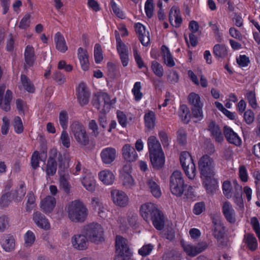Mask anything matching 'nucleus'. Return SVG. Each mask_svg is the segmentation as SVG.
<instances>
[{"label":"nucleus","mask_w":260,"mask_h":260,"mask_svg":"<svg viewBox=\"0 0 260 260\" xmlns=\"http://www.w3.org/2000/svg\"><path fill=\"white\" fill-rule=\"evenodd\" d=\"M198 167L203 184L208 192H212L215 189V162L212 158L208 155H203L198 161Z\"/></svg>","instance_id":"obj_1"},{"label":"nucleus","mask_w":260,"mask_h":260,"mask_svg":"<svg viewBox=\"0 0 260 260\" xmlns=\"http://www.w3.org/2000/svg\"><path fill=\"white\" fill-rule=\"evenodd\" d=\"M141 216L147 222L151 220L154 227L161 230L164 225L163 216L154 204L145 203L141 205L140 209Z\"/></svg>","instance_id":"obj_2"},{"label":"nucleus","mask_w":260,"mask_h":260,"mask_svg":"<svg viewBox=\"0 0 260 260\" xmlns=\"http://www.w3.org/2000/svg\"><path fill=\"white\" fill-rule=\"evenodd\" d=\"M65 210L70 219L73 221L83 222L88 214L86 206L78 200L69 202L66 206Z\"/></svg>","instance_id":"obj_3"},{"label":"nucleus","mask_w":260,"mask_h":260,"mask_svg":"<svg viewBox=\"0 0 260 260\" xmlns=\"http://www.w3.org/2000/svg\"><path fill=\"white\" fill-rule=\"evenodd\" d=\"M115 260H134L133 252L127 241L121 236H117L115 244Z\"/></svg>","instance_id":"obj_4"},{"label":"nucleus","mask_w":260,"mask_h":260,"mask_svg":"<svg viewBox=\"0 0 260 260\" xmlns=\"http://www.w3.org/2000/svg\"><path fill=\"white\" fill-rule=\"evenodd\" d=\"M92 103L100 114H105L110 111L112 101L108 93L99 91L94 94Z\"/></svg>","instance_id":"obj_5"},{"label":"nucleus","mask_w":260,"mask_h":260,"mask_svg":"<svg viewBox=\"0 0 260 260\" xmlns=\"http://www.w3.org/2000/svg\"><path fill=\"white\" fill-rule=\"evenodd\" d=\"M71 134L75 140L81 146H86L89 143V137L86 128L81 123L75 121L70 126Z\"/></svg>","instance_id":"obj_6"},{"label":"nucleus","mask_w":260,"mask_h":260,"mask_svg":"<svg viewBox=\"0 0 260 260\" xmlns=\"http://www.w3.org/2000/svg\"><path fill=\"white\" fill-rule=\"evenodd\" d=\"M180 161L182 168L189 179H193L196 175V168L190 154L187 151L180 153Z\"/></svg>","instance_id":"obj_7"},{"label":"nucleus","mask_w":260,"mask_h":260,"mask_svg":"<svg viewBox=\"0 0 260 260\" xmlns=\"http://www.w3.org/2000/svg\"><path fill=\"white\" fill-rule=\"evenodd\" d=\"M170 188L172 194L180 197L184 190V181L181 171L173 172L170 178Z\"/></svg>","instance_id":"obj_8"},{"label":"nucleus","mask_w":260,"mask_h":260,"mask_svg":"<svg viewBox=\"0 0 260 260\" xmlns=\"http://www.w3.org/2000/svg\"><path fill=\"white\" fill-rule=\"evenodd\" d=\"M89 240L96 244L102 243L105 241L104 230L100 224L92 223L89 226L87 232Z\"/></svg>","instance_id":"obj_9"},{"label":"nucleus","mask_w":260,"mask_h":260,"mask_svg":"<svg viewBox=\"0 0 260 260\" xmlns=\"http://www.w3.org/2000/svg\"><path fill=\"white\" fill-rule=\"evenodd\" d=\"M181 246L186 255L191 257H194L205 250L208 247L206 242L199 243L196 245H193L188 242L183 240L181 241Z\"/></svg>","instance_id":"obj_10"},{"label":"nucleus","mask_w":260,"mask_h":260,"mask_svg":"<svg viewBox=\"0 0 260 260\" xmlns=\"http://www.w3.org/2000/svg\"><path fill=\"white\" fill-rule=\"evenodd\" d=\"M6 89L5 85L0 86V107L5 111L10 110V103L13 99L12 92L10 89Z\"/></svg>","instance_id":"obj_11"},{"label":"nucleus","mask_w":260,"mask_h":260,"mask_svg":"<svg viewBox=\"0 0 260 260\" xmlns=\"http://www.w3.org/2000/svg\"><path fill=\"white\" fill-rule=\"evenodd\" d=\"M117 51L124 67L128 63V50L126 45L121 41L119 35L116 36Z\"/></svg>","instance_id":"obj_12"},{"label":"nucleus","mask_w":260,"mask_h":260,"mask_svg":"<svg viewBox=\"0 0 260 260\" xmlns=\"http://www.w3.org/2000/svg\"><path fill=\"white\" fill-rule=\"evenodd\" d=\"M71 242L74 248L78 250L86 249L88 246L87 237L83 234H76L71 238Z\"/></svg>","instance_id":"obj_13"},{"label":"nucleus","mask_w":260,"mask_h":260,"mask_svg":"<svg viewBox=\"0 0 260 260\" xmlns=\"http://www.w3.org/2000/svg\"><path fill=\"white\" fill-rule=\"evenodd\" d=\"M132 166L130 164L125 165L120 173V178L123 184L127 188H131L135 185V181L131 175Z\"/></svg>","instance_id":"obj_14"},{"label":"nucleus","mask_w":260,"mask_h":260,"mask_svg":"<svg viewBox=\"0 0 260 260\" xmlns=\"http://www.w3.org/2000/svg\"><path fill=\"white\" fill-rule=\"evenodd\" d=\"M76 95L79 103L81 106L87 104L89 93L85 83L81 82L76 87Z\"/></svg>","instance_id":"obj_15"},{"label":"nucleus","mask_w":260,"mask_h":260,"mask_svg":"<svg viewBox=\"0 0 260 260\" xmlns=\"http://www.w3.org/2000/svg\"><path fill=\"white\" fill-rule=\"evenodd\" d=\"M135 28L136 33L138 35L139 40L144 46H147L150 43V35L145 27L141 23H137L135 24Z\"/></svg>","instance_id":"obj_16"},{"label":"nucleus","mask_w":260,"mask_h":260,"mask_svg":"<svg viewBox=\"0 0 260 260\" xmlns=\"http://www.w3.org/2000/svg\"><path fill=\"white\" fill-rule=\"evenodd\" d=\"M56 200L52 196H47L40 202L41 210L46 214L51 213L56 206Z\"/></svg>","instance_id":"obj_17"},{"label":"nucleus","mask_w":260,"mask_h":260,"mask_svg":"<svg viewBox=\"0 0 260 260\" xmlns=\"http://www.w3.org/2000/svg\"><path fill=\"white\" fill-rule=\"evenodd\" d=\"M0 244L5 251L10 252L15 248V239L12 235H4L1 238Z\"/></svg>","instance_id":"obj_18"},{"label":"nucleus","mask_w":260,"mask_h":260,"mask_svg":"<svg viewBox=\"0 0 260 260\" xmlns=\"http://www.w3.org/2000/svg\"><path fill=\"white\" fill-rule=\"evenodd\" d=\"M123 159L128 162L135 161L138 155L135 148L128 144H125L121 149Z\"/></svg>","instance_id":"obj_19"},{"label":"nucleus","mask_w":260,"mask_h":260,"mask_svg":"<svg viewBox=\"0 0 260 260\" xmlns=\"http://www.w3.org/2000/svg\"><path fill=\"white\" fill-rule=\"evenodd\" d=\"M77 57L81 69L87 71L89 69V54L86 49L79 47L77 50Z\"/></svg>","instance_id":"obj_20"},{"label":"nucleus","mask_w":260,"mask_h":260,"mask_svg":"<svg viewBox=\"0 0 260 260\" xmlns=\"http://www.w3.org/2000/svg\"><path fill=\"white\" fill-rule=\"evenodd\" d=\"M33 220L35 224L40 229L49 230L51 228L48 219L40 212L37 211L33 214Z\"/></svg>","instance_id":"obj_21"},{"label":"nucleus","mask_w":260,"mask_h":260,"mask_svg":"<svg viewBox=\"0 0 260 260\" xmlns=\"http://www.w3.org/2000/svg\"><path fill=\"white\" fill-rule=\"evenodd\" d=\"M222 213L226 219L231 223L236 221L235 212L233 208L232 204L228 201L223 202L222 203Z\"/></svg>","instance_id":"obj_22"},{"label":"nucleus","mask_w":260,"mask_h":260,"mask_svg":"<svg viewBox=\"0 0 260 260\" xmlns=\"http://www.w3.org/2000/svg\"><path fill=\"white\" fill-rule=\"evenodd\" d=\"M169 21L171 24L174 27H179L180 26L182 19L178 8L173 7L171 8L169 14Z\"/></svg>","instance_id":"obj_23"},{"label":"nucleus","mask_w":260,"mask_h":260,"mask_svg":"<svg viewBox=\"0 0 260 260\" xmlns=\"http://www.w3.org/2000/svg\"><path fill=\"white\" fill-rule=\"evenodd\" d=\"M224 134L226 140L231 144L239 146L241 143V140L239 136L229 126L224 127Z\"/></svg>","instance_id":"obj_24"},{"label":"nucleus","mask_w":260,"mask_h":260,"mask_svg":"<svg viewBox=\"0 0 260 260\" xmlns=\"http://www.w3.org/2000/svg\"><path fill=\"white\" fill-rule=\"evenodd\" d=\"M84 187L88 191L93 192L95 188V181L94 176L90 173H87L81 179Z\"/></svg>","instance_id":"obj_25"},{"label":"nucleus","mask_w":260,"mask_h":260,"mask_svg":"<svg viewBox=\"0 0 260 260\" xmlns=\"http://www.w3.org/2000/svg\"><path fill=\"white\" fill-rule=\"evenodd\" d=\"M149 157L154 168L159 169L164 165L165 156L162 151L149 154Z\"/></svg>","instance_id":"obj_26"},{"label":"nucleus","mask_w":260,"mask_h":260,"mask_svg":"<svg viewBox=\"0 0 260 260\" xmlns=\"http://www.w3.org/2000/svg\"><path fill=\"white\" fill-rule=\"evenodd\" d=\"M149 153L162 151L161 145L156 137L150 136L147 140Z\"/></svg>","instance_id":"obj_27"},{"label":"nucleus","mask_w":260,"mask_h":260,"mask_svg":"<svg viewBox=\"0 0 260 260\" xmlns=\"http://www.w3.org/2000/svg\"><path fill=\"white\" fill-rule=\"evenodd\" d=\"M233 184L235 188L234 194V201L240 207H243V201L242 196V186L238 184L237 181H233Z\"/></svg>","instance_id":"obj_28"},{"label":"nucleus","mask_w":260,"mask_h":260,"mask_svg":"<svg viewBox=\"0 0 260 260\" xmlns=\"http://www.w3.org/2000/svg\"><path fill=\"white\" fill-rule=\"evenodd\" d=\"M54 42L56 48L59 51L64 53L68 50V46L63 36L59 32H57L54 36Z\"/></svg>","instance_id":"obj_29"},{"label":"nucleus","mask_w":260,"mask_h":260,"mask_svg":"<svg viewBox=\"0 0 260 260\" xmlns=\"http://www.w3.org/2000/svg\"><path fill=\"white\" fill-rule=\"evenodd\" d=\"M24 58L25 66L31 67L33 66L35 61L34 48L30 45L26 47L24 52Z\"/></svg>","instance_id":"obj_30"},{"label":"nucleus","mask_w":260,"mask_h":260,"mask_svg":"<svg viewBox=\"0 0 260 260\" xmlns=\"http://www.w3.org/2000/svg\"><path fill=\"white\" fill-rule=\"evenodd\" d=\"M129 202L127 195L123 191L118 190L115 197V204L121 207L126 206Z\"/></svg>","instance_id":"obj_31"},{"label":"nucleus","mask_w":260,"mask_h":260,"mask_svg":"<svg viewBox=\"0 0 260 260\" xmlns=\"http://www.w3.org/2000/svg\"><path fill=\"white\" fill-rule=\"evenodd\" d=\"M144 121L146 127L148 130H152L155 125L156 117L154 112L148 111L144 115Z\"/></svg>","instance_id":"obj_32"},{"label":"nucleus","mask_w":260,"mask_h":260,"mask_svg":"<svg viewBox=\"0 0 260 260\" xmlns=\"http://www.w3.org/2000/svg\"><path fill=\"white\" fill-rule=\"evenodd\" d=\"M161 50L164 63L168 67H174L175 63L168 48L163 45L161 46Z\"/></svg>","instance_id":"obj_33"},{"label":"nucleus","mask_w":260,"mask_h":260,"mask_svg":"<svg viewBox=\"0 0 260 260\" xmlns=\"http://www.w3.org/2000/svg\"><path fill=\"white\" fill-rule=\"evenodd\" d=\"M101 156L103 163L111 164L114 160V149L111 147L104 149L101 153Z\"/></svg>","instance_id":"obj_34"},{"label":"nucleus","mask_w":260,"mask_h":260,"mask_svg":"<svg viewBox=\"0 0 260 260\" xmlns=\"http://www.w3.org/2000/svg\"><path fill=\"white\" fill-rule=\"evenodd\" d=\"M209 131L211 132L212 136L215 138V140L218 142H221L223 140L221 132L217 125L214 122H211L208 126Z\"/></svg>","instance_id":"obj_35"},{"label":"nucleus","mask_w":260,"mask_h":260,"mask_svg":"<svg viewBox=\"0 0 260 260\" xmlns=\"http://www.w3.org/2000/svg\"><path fill=\"white\" fill-rule=\"evenodd\" d=\"M244 242L248 248L251 250H255L257 247V240L252 234H245L244 238Z\"/></svg>","instance_id":"obj_36"},{"label":"nucleus","mask_w":260,"mask_h":260,"mask_svg":"<svg viewBox=\"0 0 260 260\" xmlns=\"http://www.w3.org/2000/svg\"><path fill=\"white\" fill-rule=\"evenodd\" d=\"M46 153L43 152L40 154L38 151L34 152L31 156V165L33 169H35L39 166V161H44L46 159Z\"/></svg>","instance_id":"obj_37"},{"label":"nucleus","mask_w":260,"mask_h":260,"mask_svg":"<svg viewBox=\"0 0 260 260\" xmlns=\"http://www.w3.org/2000/svg\"><path fill=\"white\" fill-rule=\"evenodd\" d=\"M100 180L106 185H111L113 182V174L108 170H104L99 174Z\"/></svg>","instance_id":"obj_38"},{"label":"nucleus","mask_w":260,"mask_h":260,"mask_svg":"<svg viewBox=\"0 0 260 260\" xmlns=\"http://www.w3.org/2000/svg\"><path fill=\"white\" fill-rule=\"evenodd\" d=\"M59 182L60 185L63 187L64 191L69 192L71 188L68 180L70 178L69 174L65 171H59Z\"/></svg>","instance_id":"obj_39"},{"label":"nucleus","mask_w":260,"mask_h":260,"mask_svg":"<svg viewBox=\"0 0 260 260\" xmlns=\"http://www.w3.org/2000/svg\"><path fill=\"white\" fill-rule=\"evenodd\" d=\"M147 184L150 192L154 197L159 198L161 196V192L160 187L153 179H149Z\"/></svg>","instance_id":"obj_40"},{"label":"nucleus","mask_w":260,"mask_h":260,"mask_svg":"<svg viewBox=\"0 0 260 260\" xmlns=\"http://www.w3.org/2000/svg\"><path fill=\"white\" fill-rule=\"evenodd\" d=\"M24 246L25 247H30L36 241L35 233L30 230H28L23 235Z\"/></svg>","instance_id":"obj_41"},{"label":"nucleus","mask_w":260,"mask_h":260,"mask_svg":"<svg viewBox=\"0 0 260 260\" xmlns=\"http://www.w3.org/2000/svg\"><path fill=\"white\" fill-rule=\"evenodd\" d=\"M213 53L218 58H223L228 54L226 47L222 44H216L213 47Z\"/></svg>","instance_id":"obj_42"},{"label":"nucleus","mask_w":260,"mask_h":260,"mask_svg":"<svg viewBox=\"0 0 260 260\" xmlns=\"http://www.w3.org/2000/svg\"><path fill=\"white\" fill-rule=\"evenodd\" d=\"M56 162L54 158L50 157L45 169L47 176L53 175L56 171Z\"/></svg>","instance_id":"obj_43"},{"label":"nucleus","mask_w":260,"mask_h":260,"mask_svg":"<svg viewBox=\"0 0 260 260\" xmlns=\"http://www.w3.org/2000/svg\"><path fill=\"white\" fill-rule=\"evenodd\" d=\"M21 82L22 87L27 92L32 93L35 91V88L34 85L30 82L28 79L25 75H21Z\"/></svg>","instance_id":"obj_44"},{"label":"nucleus","mask_w":260,"mask_h":260,"mask_svg":"<svg viewBox=\"0 0 260 260\" xmlns=\"http://www.w3.org/2000/svg\"><path fill=\"white\" fill-rule=\"evenodd\" d=\"M104 59V56L101 46L96 44L94 47V59L96 64H100Z\"/></svg>","instance_id":"obj_45"},{"label":"nucleus","mask_w":260,"mask_h":260,"mask_svg":"<svg viewBox=\"0 0 260 260\" xmlns=\"http://www.w3.org/2000/svg\"><path fill=\"white\" fill-rule=\"evenodd\" d=\"M246 98L251 107L255 109L258 107V105L256 98L255 92L253 91H249L246 93Z\"/></svg>","instance_id":"obj_46"},{"label":"nucleus","mask_w":260,"mask_h":260,"mask_svg":"<svg viewBox=\"0 0 260 260\" xmlns=\"http://www.w3.org/2000/svg\"><path fill=\"white\" fill-rule=\"evenodd\" d=\"M151 68L153 73L157 77L160 78L164 75V69L162 66L156 61L151 62Z\"/></svg>","instance_id":"obj_47"},{"label":"nucleus","mask_w":260,"mask_h":260,"mask_svg":"<svg viewBox=\"0 0 260 260\" xmlns=\"http://www.w3.org/2000/svg\"><path fill=\"white\" fill-rule=\"evenodd\" d=\"M12 125L16 134H20L23 133L24 127L22 121L19 117H15L12 122Z\"/></svg>","instance_id":"obj_48"},{"label":"nucleus","mask_w":260,"mask_h":260,"mask_svg":"<svg viewBox=\"0 0 260 260\" xmlns=\"http://www.w3.org/2000/svg\"><path fill=\"white\" fill-rule=\"evenodd\" d=\"M141 84L140 82H136L134 85L132 92L136 101H139L143 97V93L141 91Z\"/></svg>","instance_id":"obj_49"},{"label":"nucleus","mask_w":260,"mask_h":260,"mask_svg":"<svg viewBox=\"0 0 260 260\" xmlns=\"http://www.w3.org/2000/svg\"><path fill=\"white\" fill-rule=\"evenodd\" d=\"M179 113L182 120L187 123L189 120V110L187 107L185 105H181L180 107Z\"/></svg>","instance_id":"obj_50"},{"label":"nucleus","mask_w":260,"mask_h":260,"mask_svg":"<svg viewBox=\"0 0 260 260\" xmlns=\"http://www.w3.org/2000/svg\"><path fill=\"white\" fill-rule=\"evenodd\" d=\"M31 15L30 14H26L21 19L18 27L20 29H26L28 28L31 23Z\"/></svg>","instance_id":"obj_51"},{"label":"nucleus","mask_w":260,"mask_h":260,"mask_svg":"<svg viewBox=\"0 0 260 260\" xmlns=\"http://www.w3.org/2000/svg\"><path fill=\"white\" fill-rule=\"evenodd\" d=\"M224 234V227L219 223L215 224L213 231V235L214 237L217 239L220 240L223 237Z\"/></svg>","instance_id":"obj_52"},{"label":"nucleus","mask_w":260,"mask_h":260,"mask_svg":"<svg viewBox=\"0 0 260 260\" xmlns=\"http://www.w3.org/2000/svg\"><path fill=\"white\" fill-rule=\"evenodd\" d=\"M188 100L189 104L192 105L193 107H198L203 104L199 94L194 92H191L189 94Z\"/></svg>","instance_id":"obj_53"},{"label":"nucleus","mask_w":260,"mask_h":260,"mask_svg":"<svg viewBox=\"0 0 260 260\" xmlns=\"http://www.w3.org/2000/svg\"><path fill=\"white\" fill-rule=\"evenodd\" d=\"M222 190L223 194L227 198H231L232 197L233 191L232 186L231 182L228 181H225L222 184Z\"/></svg>","instance_id":"obj_54"},{"label":"nucleus","mask_w":260,"mask_h":260,"mask_svg":"<svg viewBox=\"0 0 260 260\" xmlns=\"http://www.w3.org/2000/svg\"><path fill=\"white\" fill-rule=\"evenodd\" d=\"M26 198V210L27 211H30L35 205V197L32 192H29L28 193Z\"/></svg>","instance_id":"obj_55"},{"label":"nucleus","mask_w":260,"mask_h":260,"mask_svg":"<svg viewBox=\"0 0 260 260\" xmlns=\"http://www.w3.org/2000/svg\"><path fill=\"white\" fill-rule=\"evenodd\" d=\"M91 205L94 209L98 211L99 214L102 216V214L104 212V211L101 200L98 198H93L92 199Z\"/></svg>","instance_id":"obj_56"},{"label":"nucleus","mask_w":260,"mask_h":260,"mask_svg":"<svg viewBox=\"0 0 260 260\" xmlns=\"http://www.w3.org/2000/svg\"><path fill=\"white\" fill-rule=\"evenodd\" d=\"M26 193L25 187L21 185L20 187L13 194V199L16 202L21 201L24 197Z\"/></svg>","instance_id":"obj_57"},{"label":"nucleus","mask_w":260,"mask_h":260,"mask_svg":"<svg viewBox=\"0 0 260 260\" xmlns=\"http://www.w3.org/2000/svg\"><path fill=\"white\" fill-rule=\"evenodd\" d=\"M243 118L247 124H251L254 121L255 115L251 110L248 109L244 113Z\"/></svg>","instance_id":"obj_58"},{"label":"nucleus","mask_w":260,"mask_h":260,"mask_svg":"<svg viewBox=\"0 0 260 260\" xmlns=\"http://www.w3.org/2000/svg\"><path fill=\"white\" fill-rule=\"evenodd\" d=\"M59 123L63 130H66L68 127V116L66 112L61 111L59 116Z\"/></svg>","instance_id":"obj_59"},{"label":"nucleus","mask_w":260,"mask_h":260,"mask_svg":"<svg viewBox=\"0 0 260 260\" xmlns=\"http://www.w3.org/2000/svg\"><path fill=\"white\" fill-rule=\"evenodd\" d=\"M60 141L64 147L66 148L70 147L71 145L70 138L66 130H63L61 134Z\"/></svg>","instance_id":"obj_60"},{"label":"nucleus","mask_w":260,"mask_h":260,"mask_svg":"<svg viewBox=\"0 0 260 260\" xmlns=\"http://www.w3.org/2000/svg\"><path fill=\"white\" fill-rule=\"evenodd\" d=\"M239 176L241 180L246 182L248 181V175L246 167L242 165L239 168Z\"/></svg>","instance_id":"obj_61"},{"label":"nucleus","mask_w":260,"mask_h":260,"mask_svg":"<svg viewBox=\"0 0 260 260\" xmlns=\"http://www.w3.org/2000/svg\"><path fill=\"white\" fill-rule=\"evenodd\" d=\"M250 223L260 240V225L258 219L255 217H252L250 219Z\"/></svg>","instance_id":"obj_62"},{"label":"nucleus","mask_w":260,"mask_h":260,"mask_svg":"<svg viewBox=\"0 0 260 260\" xmlns=\"http://www.w3.org/2000/svg\"><path fill=\"white\" fill-rule=\"evenodd\" d=\"M145 10L147 16L151 18L153 15V5L152 0H147L145 5Z\"/></svg>","instance_id":"obj_63"},{"label":"nucleus","mask_w":260,"mask_h":260,"mask_svg":"<svg viewBox=\"0 0 260 260\" xmlns=\"http://www.w3.org/2000/svg\"><path fill=\"white\" fill-rule=\"evenodd\" d=\"M153 249V246L150 244L144 245L139 249V254L142 256H145L150 254Z\"/></svg>","instance_id":"obj_64"}]
</instances>
